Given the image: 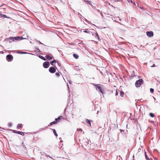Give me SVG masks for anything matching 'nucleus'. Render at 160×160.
Here are the masks:
<instances>
[{
    "mask_svg": "<svg viewBox=\"0 0 160 160\" xmlns=\"http://www.w3.org/2000/svg\"><path fill=\"white\" fill-rule=\"evenodd\" d=\"M58 77H59L60 76V74L59 72H56L55 74Z\"/></svg>",
    "mask_w": 160,
    "mask_h": 160,
    "instance_id": "bb28decb",
    "label": "nucleus"
},
{
    "mask_svg": "<svg viewBox=\"0 0 160 160\" xmlns=\"http://www.w3.org/2000/svg\"><path fill=\"white\" fill-rule=\"evenodd\" d=\"M52 130L53 131V133L54 135L57 137L58 136V135L57 133L56 130L54 129H52Z\"/></svg>",
    "mask_w": 160,
    "mask_h": 160,
    "instance_id": "4468645a",
    "label": "nucleus"
},
{
    "mask_svg": "<svg viewBox=\"0 0 160 160\" xmlns=\"http://www.w3.org/2000/svg\"><path fill=\"white\" fill-rule=\"evenodd\" d=\"M49 71L50 73H53L56 72V69L54 67H51L49 68Z\"/></svg>",
    "mask_w": 160,
    "mask_h": 160,
    "instance_id": "423d86ee",
    "label": "nucleus"
},
{
    "mask_svg": "<svg viewBox=\"0 0 160 160\" xmlns=\"http://www.w3.org/2000/svg\"><path fill=\"white\" fill-rule=\"evenodd\" d=\"M35 52L37 53H38L40 52V50L38 48H36Z\"/></svg>",
    "mask_w": 160,
    "mask_h": 160,
    "instance_id": "5701e85b",
    "label": "nucleus"
},
{
    "mask_svg": "<svg viewBox=\"0 0 160 160\" xmlns=\"http://www.w3.org/2000/svg\"><path fill=\"white\" fill-rule=\"evenodd\" d=\"M53 61H54V62L55 63H56V62H58V61L57 60H53Z\"/></svg>",
    "mask_w": 160,
    "mask_h": 160,
    "instance_id": "7c9ffc66",
    "label": "nucleus"
},
{
    "mask_svg": "<svg viewBox=\"0 0 160 160\" xmlns=\"http://www.w3.org/2000/svg\"><path fill=\"white\" fill-rule=\"evenodd\" d=\"M6 58L8 61L11 62L12 60L13 57L12 55L11 54H8Z\"/></svg>",
    "mask_w": 160,
    "mask_h": 160,
    "instance_id": "20e7f679",
    "label": "nucleus"
},
{
    "mask_svg": "<svg viewBox=\"0 0 160 160\" xmlns=\"http://www.w3.org/2000/svg\"><path fill=\"white\" fill-rule=\"evenodd\" d=\"M57 123V121H56L55 120V121H53V122H51L50 123V125H52L53 124H56V123Z\"/></svg>",
    "mask_w": 160,
    "mask_h": 160,
    "instance_id": "a211bd4d",
    "label": "nucleus"
},
{
    "mask_svg": "<svg viewBox=\"0 0 160 160\" xmlns=\"http://www.w3.org/2000/svg\"><path fill=\"white\" fill-rule=\"evenodd\" d=\"M54 61H53V60L51 61L50 62V63L51 64V65L53 66H54Z\"/></svg>",
    "mask_w": 160,
    "mask_h": 160,
    "instance_id": "b1692460",
    "label": "nucleus"
},
{
    "mask_svg": "<svg viewBox=\"0 0 160 160\" xmlns=\"http://www.w3.org/2000/svg\"><path fill=\"white\" fill-rule=\"evenodd\" d=\"M63 117L62 116H60L58 117V118H56L55 119V120L57 122H59V121L61 120V119Z\"/></svg>",
    "mask_w": 160,
    "mask_h": 160,
    "instance_id": "9d476101",
    "label": "nucleus"
},
{
    "mask_svg": "<svg viewBox=\"0 0 160 160\" xmlns=\"http://www.w3.org/2000/svg\"><path fill=\"white\" fill-rule=\"evenodd\" d=\"M8 127H11V126H12V123L11 122H9L8 123Z\"/></svg>",
    "mask_w": 160,
    "mask_h": 160,
    "instance_id": "cd10ccee",
    "label": "nucleus"
},
{
    "mask_svg": "<svg viewBox=\"0 0 160 160\" xmlns=\"http://www.w3.org/2000/svg\"><path fill=\"white\" fill-rule=\"evenodd\" d=\"M115 1H116V2L119 1V0H116Z\"/></svg>",
    "mask_w": 160,
    "mask_h": 160,
    "instance_id": "58836bf2",
    "label": "nucleus"
},
{
    "mask_svg": "<svg viewBox=\"0 0 160 160\" xmlns=\"http://www.w3.org/2000/svg\"><path fill=\"white\" fill-rule=\"evenodd\" d=\"M149 115L152 118L154 116V114L152 113H150L149 114Z\"/></svg>",
    "mask_w": 160,
    "mask_h": 160,
    "instance_id": "412c9836",
    "label": "nucleus"
},
{
    "mask_svg": "<svg viewBox=\"0 0 160 160\" xmlns=\"http://www.w3.org/2000/svg\"><path fill=\"white\" fill-rule=\"evenodd\" d=\"M0 18H10L9 17L3 14H0Z\"/></svg>",
    "mask_w": 160,
    "mask_h": 160,
    "instance_id": "6e6552de",
    "label": "nucleus"
},
{
    "mask_svg": "<svg viewBox=\"0 0 160 160\" xmlns=\"http://www.w3.org/2000/svg\"><path fill=\"white\" fill-rule=\"evenodd\" d=\"M24 39H27L26 38H23L22 37L17 36L16 37H10L6 39V40L9 41V42L11 43L12 41H14L15 40H20Z\"/></svg>",
    "mask_w": 160,
    "mask_h": 160,
    "instance_id": "f257e3e1",
    "label": "nucleus"
},
{
    "mask_svg": "<svg viewBox=\"0 0 160 160\" xmlns=\"http://www.w3.org/2000/svg\"><path fill=\"white\" fill-rule=\"evenodd\" d=\"M50 63L48 62H44L43 63V66L45 68H48L50 66Z\"/></svg>",
    "mask_w": 160,
    "mask_h": 160,
    "instance_id": "39448f33",
    "label": "nucleus"
},
{
    "mask_svg": "<svg viewBox=\"0 0 160 160\" xmlns=\"http://www.w3.org/2000/svg\"><path fill=\"white\" fill-rule=\"evenodd\" d=\"M83 32H85V33H88V31H87V30H84V31H83Z\"/></svg>",
    "mask_w": 160,
    "mask_h": 160,
    "instance_id": "473e14b6",
    "label": "nucleus"
},
{
    "mask_svg": "<svg viewBox=\"0 0 160 160\" xmlns=\"http://www.w3.org/2000/svg\"><path fill=\"white\" fill-rule=\"evenodd\" d=\"M95 38H97L98 39L100 40L99 37L98 36V34L97 33H95Z\"/></svg>",
    "mask_w": 160,
    "mask_h": 160,
    "instance_id": "aec40b11",
    "label": "nucleus"
},
{
    "mask_svg": "<svg viewBox=\"0 0 160 160\" xmlns=\"http://www.w3.org/2000/svg\"><path fill=\"white\" fill-rule=\"evenodd\" d=\"M73 57L75 58V59H78V54H76V53H73Z\"/></svg>",
    "mask_w": 160,
    "mask_h": 160,
    "instance_id": "dca6fc26",
    "label": "nucleus"
},
{
    "mask_svg": "<svg viewBox=\"0 0 160 160\" xmlns=\"http://www.w3.org/2000/svg\"><path fill=\"white\" fill-rule=\"evenodd\" d=\"M118 92L116 90V93H115V95L116 96H117L118 95Z\"/></svg>",
    "mask_w": 160,
    "mask_h": 160,
    "instance_id": "c85d7f7f",
    "label": "nucleus"
},
{
    "mask_svg": "<svg viewBox=\"0 0 160 160\" xmlns=\"http://www.w3.org/2000/svg\"><path fill=\"white\" fill-rule=\"evenodd\" d=\"M43 128H40V130H39V131H41L42 130H43Z\"/></svg>",
    "mask_w": 160,
    "mask_h": 160,
    "instance_id": "c9c22d12",
    "label": "nucleus"
},
{
    "mask_svg": "<svg viewBox=\"0 0 160 160\" xmlns=\"http://www.w3.org/2000/svg\"><path fill=\"white\" fill-rule=\"evenodd\" d=\"M84 133V132H83V134Z\"/></svg>",
    "mask_w": 160,
    "mask_h": 160,
    "instance_id": "49530a36",
    "label": "nucleus"
},
{
    "mask_svg": "<svg viewBox=\"0 0 160 160\" xmlns=\"http://www.w3.org/2000/svg\"><path fill=\"white\" fill-rule=\"evenodd\" d=\"M154 160H158L157 159H155Z\"/></svg>",
    "mask_w": 160,
    "mask_h": 160,
    "instance_id": "79ce46f5",
    "label": "nucleus"
},
{
    "mask_svg": "<svg viewBox=\"0 0 160 160\" xmlns=\"http://www.w3.org/2000/svg\"><path fill=\"white\" fill-rule=\"evenodd\" d=\"M45 57L47 58V59L48 60H50L52 59V57L50 56L49 55H47Z\"/></svg>",
    "mask_w": 160,
    "mask_h": 160,
    "instance_id": "9b49d317",
    "label": "nucleus"
},
{
    "mask_svg": "<svg viewBox=\"0 0 160 160\" xmlns=\"http://www.w3.org/2000/svg\"><path fill=\"white\" fill-rule=\"evenodd\" d=\"M86 2H88V3H89L90 2L89 1H88V0H84Z\"/></svg>",
    "mask_w": 160,
    "mask_h": 160,
    "instance_id": "72a5a7b5",
    "label": "nucleus"
},
{
    "mask_svg": "<svg viewBox=\"0 0 160 160\" xmlns=\"http://www.w3.org/2000/svg\"><path fill=\"white\" fill-rule=\"evenodd\" d=\"M22 125V124H19L17 126V128L18 129H19L21 127V126Z\"/></svg>",
    "mask_w": 160,
    "mask_h": 160,
    "instance_id": "4be33fe9",
    "label": "nucleus"
},
{
    "mask_svg": "<svg viewBox=\"0 0 160 160\" xmlns=\"http://www.w3.org/2000/svg\"><path fill=\"white\" fill-rule=\"evenodd\" d=\"M19 134L22 135H24V132L20 131Z\"/></svg>",
    "mask_w": 160,
    "mask_h": 160,
    "instance_id": "a878e982",
    "label": "nucleus"
},
{
    "mask_svg": "<svg viewBox=\"0 0 160 160\" xmlns=\"http://www.w3.org/2000/svg\"><path fill=\"white\" fill-rule=\"evenodd\" d=\"M147 36L149 37H152L153 36V32L152 31H147L146 32Z\"/></svg>",
    "mask_w": 160,
    "mask_h": 160,
    "instance_id": "0eeeda50",
    "label": "nucleus"
},
{
    "mask_svg": "<svg viewBox=\"0 0 160 160\" xmlns=\"http://www.w3.org/2000/svg\"><path fill=\"white\" fill-rule=\"evenodd\" d=\"M145 157L146 159H147V160H152V159H151L149 158L147 156L146 152H145Z\"/></svg>",
    "mask_w": 160,
    "mask_h": 160,
    "instance_id": "f3484780",
    "label": "nucleus"
},
{
    "mask_svg": "<svg viewBox=\"0 0 160 160\" xmlns=\"http://www.w3.org/2000/svg\"><path fill=\"white\" fill-rule=\"evenodd\" d=\"M85 122L86 123L88 124L91 126V123L90 120L88 119H85Z\"/></svg>",
    "mask_w": 160,
    "mask_h": 160,
    "instance_id": "f8f14e48",
    "label": "nucleus"
},
{
    "mask_svg": "<svg viewBox=\"0 0 160 160\" xmlns=\"http://www.w3.org/2000/svg\"><path fill=\"white\" fill-rule=\"evenodd\" d=\"M156 67V65L155 64H153V65L151 66L152 67Z\"/></svg>",
    "mask_w": 160,
    "mask_h": 160,
    "instance_id": "2f4dec72",
    "label": "nucleus"
},
{
    "mask_svg": "<svg viewBox=\"0 0 160 160\" xmlns=\"http://www.w3.org/2000/svg\"><path fill=\"white\" fill-rule=\"evenodd\" d=\"M85 20L87 22H88V21L86 19H85Z\"/></svg>",
    "mask_w": 160,
    "mask_h": 160,
    "instance_id": "e433bc0d",
    "label": "nucleus"
},
{
    "mask_svg": "<svg viewBox=\"0 0 160 160\" xmlns=\"http://www.w3.org/2000/svg\"><path fill=\"white\" fill-rule=\"evenodd\" d=\"M150 91L152 93L154 92V89L152 88H150Z\"/></svg>",
    "mask_w": 160,
    "mask_h": 160,
    "instance_id": "393cba45",
    "label": "nucleus"
},
{
    "mask_svg": "<svg viewBox=\"0 0 160 160\" xmlns=\"http://www.w3.org/2000/svg\"><path fill=\"white\" fill-rule=\"evenodd\" d=\"M98 111L97 113H98Z\"/></svg>",
    "mask_w": 160,
    "mask_h": 160,
    "instance_id": "a18cd8bd",
    "label": "nucleus"
},
{
    "mask_svg": "<svg viewBox=\"0 0 160 160\" xmlns=\"http://www.w3.org/2000/svg\"><path fill=\"white\" fill-rule=\"evenodd\" d=\"M55 8H56L57 9H58V8H57V7H55Z\"/></svg>",
    "mask_w": 160,
    "mask_h": 160,
    "instance_id": "c03bdc74",
    "label": "nucleus"
},
{
    "mask_svg": "<svg viewBox=\"0 0 160 160\" xmlns=\"http://www.w3.org/2000/svg\"><path fill=\"white\" fill-rule=\"evenodd\" d=\"M79 131H82V129L81 128L79 129Z\"/></svg>",
    "mask_w": 160,
    "mask_h": 160,
    "instance_id": "4c0bfd02",
    "label": "nucleus"
},
{
    "mask_svg": "<svg viewBox=\"0 0 160 160\" xmlns=\"http://www.w3.org/2000/svg\"><path fill=\"white\" fill-rule=\"evenodd\" d=\"M69 84H71V83H72V81H69Z\"/></svg>",
    "mask_w": 160,
    "mask_h": 160,
    "instance_id": "f704fd0d",
    "label": "nucleus"
},
{
    "mask_svg": "<svg viewBox=\"0 0 160 160\" xmlns=\"http://www.w3.org/2000/svg\"><path fill=\"white\" fill-rule=\"evenodd\" d=\"M133 158H134V156L133 155Z\"/></svg>",
    "mask_w": 160,
    "mask_h": 160,
    "instance_id": "37998d69",
    "label": "nucleus"
},
{
    "mask_svg": "<svg viewBox=\"0 0 160 160\" xmlns=\"http://www.w3.org/2000/svg\"><path fill=\"white\" fill-rule=\"evenodd\" d=\"M9 130L10 131H12L13 132L15 133H17V134H19V133H20V131H16L15 130H11V129H10Z\"/></svg>",
    "mask_w": 160,
    "mask_h": 160,
    "instance_id": "ddd939ff",
    "label": "nucleus"
},
{
    "mask_svg": "<svg viewBox=\"0 0 160 160\" xmlns=\"http://www.w3.org/2000/svg\"><path fill=\"white\" fill-rule=\"evenodd\" d=\"M143 82V80L142 79H140L137 80L135 83L136 87H139L142 84Z\"/></svg>",
    "mask_w": 160,
    "mask_h": 160,
    "instance_id": "7ed1b4c3",
    "label": "nucleus"
},
{
    "mask_svg": "<svg viewBox=\"0 0 160 160\" xmlns=\"http://www.w3.org/2000/svg\"><path fill=\"white\" fill-rule=\"evenodd\" d=\"M36 41L37 42H39L41 44H42V42H41L39 41H38V40H36Z\"/></svg>",
    "mask_w": 160,
    "mask_h": 160,
    "instance_id": "c756f323",
    "label": "nucleus"
},
{
    "mask_svg": "<svg viewBox=\"0 0 160 160\" xmlns=\"http://www.w3.org/2000/svg\"><path fill=\"white\" fill-rule=\"evenodd\" d=\"M124 94V92L122 91H120V95L121 97H123Z\"/></svg>",
    "mask_w": 160,
    "mask_h": 160,
    "instance_id": "6ab92c4d",
    "label": "nucleus"
},
{
    "mask_svg": "<svg viewBox=\"0 0 160 160\" xmlns=\"http://www.w3.org/2000/svg\"><path fill=\"white\" fill-rule=\"evenodd\" d=\"M89 4L91 6H92V5L91 4L89 3Z\"/></svg>",
    "mask_w": 160,
    "mask_h": 160,
    "instance_id": "ea45409f",
    "label": "nucleus"
},
{
    "mask_svg": "<svg viewBox=\"0 0 160 160\" xmlns=\"http://www.w3.org/2000/svg\"><path fill=\"white\" fill-rule=\"evenodd\" d=\"M38 57L41 59H42V60H44V61H46V59L44 57L41 56V55H39Z\"/></svg>",
    "mask_w": 160,
    "mask_h": 160,
    "instance_id": "2eb2a0df",
    "label": "nucleus"
},
{
    "mask_svg": "<svg viewBox=\"0 0 160 160\" xmlns=\"http://www.w3.org/2000/svg\"><path fill=\"white\" fill-rule=\"evenodd\" d=\"M101 15L102 16V13H101Z\"/></svg>",
    "mask_w": 160,
    "mask_h": 160,
    "instance_id": "a19ab883",
    "label": "nucleus"
},
{
    "mask_svg": "<svg viewBox=\"0 0 160 160\" xmlns=\"http://www.w3.org/2000/svg\"><path fill=\"white\" fill-rule=\"evenodd\" d=\"M93 85L96 86V89L97 90L100 91V92L102 94V95H103L104 93V90L103 88L99 86L100 84H94Z\"/></svg>",
    "mask_w": 160,
    "mask_h": 160,
    "instance_id": "f03ea898",
    "label": "nucleus"
},
{
    "mask_svg": "<svg viewBox=\"0 0 160 160\" xmlns=\"http://www.w3.org/2000/svg\"><path fill=\"white\" fill-rule=\"evenodd\" d=\"M17 53H20V54H30L33 55V54L32 53H28V52H22V51H18Z\"/></svg>",
    "mask_w": 160,
    "mask_h": 160,
    "instance_id": "1a4fd4ad",
    "label": "nucleus"
}]
</instances>
